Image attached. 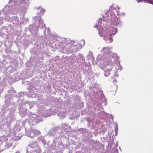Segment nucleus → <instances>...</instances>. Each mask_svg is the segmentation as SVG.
<instances>
[{
    "label": "nucleus",
    "instance_id": "nucleus-9",
    "mask_svg": "<svg viewBox=\"0 0 153 153\" xmlns=\"http://www.w3.org/2000/svg\"><path fill=\"white\" fill-rule=\"evenodd\" d=\"M84 43H85V42H84Z\"/></svg>",
    "mask_w": 153,
    "mask_h": 153
},
{
    "label": "nucleus",
    "instance_id": "nucleus-7",
    "mask_svg": "<svg viewBox=\"0 0 153 153\" xmlns=\"http://www.w3.org/2000/svg\"><path fill=\"white\" fill-rule=\"evenodd\" d=\"M110 41L111 42L113 41V39L112 38L110 37Z\"/></svg>",
    "mask_w": 153,
    "mask_h": 153
},
{
    "label": "nucleus",
    "instance_id": "nucleus-4",
    "mask_svg": "<svg viewBox=\"0 0 153 153\" xmlns=\"http://www.w3.org/2000/svg\"><path fill=\"white\" fill-rule=\"evenodd\" d=\"M12 142H11L7 143L5 146V148L8 149L10 147L12 146Z\"/></svg>",
    "mask_w": 153,
    "mask_h": 153
},
{
    "label": "nucleus",
    "instance_id": "nucleus-6",
    "mask_svg": "<svg viewBox=\"0 0 153 153\" xmlns=\"http://www.w3.org/2000/svg\"><path fill=\"white\" fill-rule=\"evenodd\" d=\"M1 138L2 139H4L6 141H7V138L6 136H2L1 137Z\"/></svg>",
    "mask_w": 153,
    "mask_h": 153
},
{
    "label": "nucleus",
    "instance_id": "nucleus-2",
    "mask_svg": "<svg viewBox=\"0 0 153 153\" xmlns=\"http://www.w3.org/2000/svg\"><path fill=\"white\" fill-rule=\"evenodd\" d=\"M111 70L110 69H107L104 72V74L106 76H108L110 74V71Z\"/></svg>",
    "mask_w": 153,
    "mask_h": 153
},
{
    "label": "nucleus",
    "instance_id": "nucleus-8",
    "mask_svg": "<svg viewBox=\"0 0 153 153\" xmlns=\"http://www.w3.org/2000/svg\"><path fill=\"white\" fill-rule=\"evenodd\" d=\"M115 16V15L114 14L113 16Z\"/></svg>",
    "mask_w": 153,
    "mask_h": 153
},
{
    "label": "nucleus",
    "instance_id": "nucleus-1",
    "mask_svg": "<svg viewBox=\"0 0 153 153\" xmlns=\"http://www.w3.org/2000/svg\"><path fill=\"white\" fill-rule=\"evenodd\" d=\"M110 49L109 47H104L103 48L102 50L104 52L108 53L109 52Z\"/></svg>",
    "mask_w": 153,
    "mask_h": 153
},
{
    "label": "nucleus",
    "instance_id": "nucleus-5",
    "mask_svg": "<svg viewBox=\"0 0 153 153\" xmlns=\"http://www.w3.org/2000/svg\"><path fill=\"white\" fill-rule=\"evenodd\" d=\"M34 152L37 153H40L41 151V149L39 147H37L35 149Z\"/></svg>",
    "mask_w": 153,
    "mask_h": 153
},
{
    "label": "nucleus",
    "instance_id": "nucleus-3",
    "mask_svg": "<svg viewBox=\"0 0 153 153\" xmlns=\"http://www.w3.org/2000/svg\"><path fill=\"white\" fill-rule=\"evenodd\" d=\"M33 133L35 136L39 135L41 134V132L36 129L33 130Z\"/></svg>",
    "mask_w": 153,
    "mask_h": 153
}]
</instances>
